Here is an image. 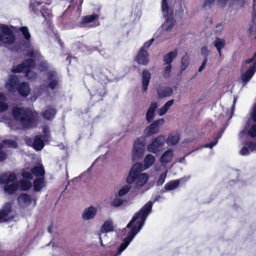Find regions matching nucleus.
<instances>
[{"label": "nucleus", "instance_id": "43", "mask_svg": "<svg viewBox=\"0 0 256 256\" xmlns=\"http://www.w3.org/2000/svg\"><path fill=\"white\" fill-rule=\"evenodd\" d=\"M115 198L114 199L110 202V205L114 207H118L121 206L124 200L121 196H117L114 194Z\"/></svg>", "mask_w": 256, "mask_h": 256}, {"label": "nucleus", "instance_id": "45", "mask_svg": "<svg viewBox=\"0 0 256 256\" xmlns=\"http://www.w3.org/2000/svg\"><path fill=\"white\" fill-rule=\"evenodd\" d=\"M248 134L252 138L256 137V124H252L248 130Z\"/></svg>", "mask_w": 256, "mask_h": 256}, {"label": "nucleus", "instance_id": "7", "mask_svg": "<svg viewBox=\"0 0 256 256\" xmlns=\"http://www.w3.org/2000/svg\"><path fill=\"white\" fill-rule=\"evenodd\" d=\"M48 80L46 83H44V84L42 85L35 92L36 97L34 98V100H36L37 97L42 96H45L47 95V86H48L52 90H54L56 88L58 82L56 72L53 71L49 72L48 73Z\"/></svg>", "mask_w": 256, "mask_h": 256}, {"label": "nucleus", "instance_id": "12", "mask_svg": "<svg viewBox=\"0 0 256 256\" xmlns=\"http://www.w3.org/2000/svg\"><path fill=\"white\" fill-rule=\"evenodd\" d=\"M17 200L18 205L22 208L34 207L36 205L35 198L27 194H20Z\"/></svg>", "mask_w": 256, "mask_h": 256}, {"label": "nucleus", "instance_id": "46", "mask_svg": "<svg viewBox=\"0 0 256 256\" xmlns=\"http://www.w3.org/2000/svg\"><path fill=\"white\" fill-rule=\"evenodd\" d=\"M42 132L44 133V139L46 141L50 138V130L48 127L45 126L43 128Z\"/></svg>", "mask_w": 256, "mask_h": 256}, {"label": "nucleus", "instance_id": "4", "mask_svg": "<svg viewBox=\"0 0 256 256\" xmlns=\"http://www.w3.org/2000/svg\"><path fill=\"white\" fill-rule=\"evenodd\" d=\"M143 171L142 164L140 163L134 164L128 172L126 178V182L128 184L134 182L136 188H141L147 182L148 175L146 173H140Z\"/></svg>", "mask_w": 256, "mask_h": 256}, {"label": "nucleus", "instance_id": "52", "mask_svg": "<svg viewBox=\"0 0 256 256\" xmlns=\"http://www.w3.org/2000/svg\"><path fill=\"white\" fill-rule=\"evenodd\" d=\"M252 118L254 122H256V104L254 106L253 110L252 112Z\"/></svg>", "mask_w": 256, "mask_h": 256}, {"label": "nucleus", "instance_id": "57", "mask_svg": "<svg viewBox=\"0 0 256 256\" xmlns=\"http://www.w3.org/2000/svg\"><path fill=\"white\" fill-rule=\"evenodd\" d=\"M252 8H256V0H253Z\"/></svg>", "mask_w": 256, "mask_h": 256}, {"label": "nucleus", "instance_id": "64", "mask_svg": "<svg viewBox=\"0 0 256 256\" xmlns=\"http://www.w3.org/2000/svg\"><path fill=\"white\" fill-rule=\"evenodd\" d=\"M40 2L38 3V5H40Z\"/></svg>", "mask_w": 256, "mask_h": 256}, {"label": "nucleus", "instance_id": "35", "mask_svg": "<svg viewBox=\"0 0 256 256\" xmlns=\"http://www.w3.org/2000/svg\"><path fill=\"white\" fill-rule=\"evenodd\" d=\"M32 173L37 177H44L45 174L44 168L42 164L36 166L32 170Z\"/></svg>", "mask_w": 256, "mask_h": 256}, {"label": "nucleus", "instance_id": "1", "mask_svg": "<svg viewBox=\"0 0 256 256\" xmlns=\"http://www.w3.org/2000/svg\"><path fill=\"white\" fill-rule=\"evenodd\" d=\"M152 206L153 202L149 201L134 214L132 220L125 228L126 230L128 229V236L124 238L123 242L116 251L112 254V256H120L135 236L143 226L146 220L152 212Z\"/></svg>", "mask_w": 256, "mask_h": 256}, {"label": "nucleus", "instance_id": "60", "mask_svg": "<svg viewBox=\"0 0 256 256\" xmlns=\"http://www.w3.org/2000/svg\"><path fill=\"white\" fill-rule=\"evenodd\" d=\"M77 1L80 4H82L83 2V0H77Z\"/></svg>", "mask_w": 256, "mask_h": 256}, {"label": "nucleus", "instance_id": "14", "mask_svg": "<svg viewBox=\"0 0 256 256\" xmlns=\"http://www.w3.org/2000/svg\"><path fill=\"white\" fill-rule=\"evenodd\" d=\"M98 212V209L93 206L86 208L82 214V218L84 221L94 220Z\"/></svg>", "mask_w": 256, "mask_h": 256}, {"label": "nucleus", "instance_id": "18", "mask_svg": "<svg viewBox=\"0 0 256 256\" xmlns=\"http://www.w3.org/2000/svg\"><path fill=\"white\" fill-rule=\"evenodd\" d=\"M19 80L15 76H11L5 82L6 88L10 92H15L18 86V85Z\"/></svg>", "mask_w": 256, "mask_h": 256}, {"label": "nucleus", "instance_id": "28", "mask_svg": "<svg viewBox=\"0 0 256 256\" xmlns=\"http://www.w3.org/2000/svg\"><path fill=\"white\" fill-rule=\"evenodd\" d=\"M158 106V104L156 102H152L146 113V120L150 122L154 117L155 110Z\"/></svg>", "mask_w": 256, "mask_h": 256}, {"label": "nucleus", "instance_id": "5", "mask_svg": "<svg viewBox=\"0 0 256 256\" xmlns=\"http://www.w3.org/2000/svg\"><path fill=\"white\" fill-rule=\"evenodd\" d=\"M14 26L0 24V42L6 47H10L16 40Z\"/></svg>", "mask_w": 256, "mask_h": 256}, {"label": "nucleus", "instance_id": "54", "mask_svg": "<svg viewBox=\"0 0 256 256\" xmlns=\"http://www.w3.org/2000/svg\"><path fill=\"white\" fill-rule=\"evenodd\" d=\"M208 48L206 46H204L202 47L201 49V54L205 56H207L208 54Z\"/></svg>", "mask_w": 256, "mask_h": 256}, {"label": "nucleus", "instance_id": "39", "mask_svg": "<svg viewBox=\"0 0 256 256\" xmlns=\"http://www.w3.org/2000/svg\"><path fill=\"white\" fill-rule=\"evenodd\" d=\"M20 30L27 41L26 43V48H28L30 46V35L28 32V30L26 26H22L20 28Z\"/></svg>", "mask_w": 256, "mask_h": 256}, {"label": "nucleus", "instance_id": "33", "mask_svg": "<svg viewBox=\"0 0 256 256\" xmlns=\"http://www.w3.org/2000/svg\"><path fill=\"white\" fill-rule=\"evenodd\" d=\"M214 46L216 48L219 55L221 56V50L226 45V41L223 38H216L214 42Z\"/></svg>", "mask_w": 256, "mask_h": 256}, {"label": "nucleus", "instance_id": "8", "mask_svg": "<svg viewBox=\"0 0 256 256\" xmlns=\"http://www.w3.org/2000/svg\"><path fill=\"white\" fill-rule=\"evenodd\" d=\"M34 66V60L31 58H29L26 60L16 67L12 69V72H24L28 79L32 80L36 78V74L32 70Z\"/></svg>", "mask_w": 256, "mask_h": 256}, {"label": "nucleus", "instance_id": "55", "mask_svg": "<svg viewBox=\"0 0 256 256\" xmlns=\"http://www.w3.org/2000/svg\"><path fill=\"white\" fill-rule=\"evenodd\" d=\"M252 17L253 20H254V18H256V8H252Z\"/></svg>", "mask_w": 256, "mask_h": 256}, {"label": "nucleus", "instance_id": "37", "mask_svg": "<svg viewBox=\"0 0 256 256\" xmlns=\"http://www.w3.org/2000/svg\"><path fill=\"white\" fill-rule=\"evenodd\" d=\"M44 186V177L36 179L34 182V190L36 191L40 190Z\"/></svg>", "mask_w": 256, "mask_h": 256}, {"label": "nucleus", "instance_id": "26", "mask_svg": "<svg viewBox=\"0 0 256 256\" xmlns=\"http://www.w3.org/2000/svg\"><path fill=\"white\" fill-rule=\"evenodd\" d=\"M155 157L152 154H148L144 159V164H142V168L144 170L150 168L154 162Z\"/></svg>", "mask_w": 256, "mask_h": 256}, {"label": "nucleus", "instance_id": "36", "mask_svg": "<svg viewBox=\"0 0 256 256\" xmlns=\"http://www.w3.org/2000/svg\"><path fill=\"white\" fill-rule=\"evenodd\" d=\"M56 114V110L52 107H48L43 112L44 117L47 120L52 118Z\"/></svg>", "mask_w": 256, "mask_h": 256}, {"label": "nucleus", "instance_id": "63", "mask_svg": "<svg viewBox=\"0 0 256 256\" xmlns=\"http://www.w3.org/2000/svg\"><path fill=\"white\" fill-rule=\"evenodd\" d=\"M212 2L210 1V0H209V5H210L211 4Z\"/></svg>", "mask_w": 256, "mask_h": 256}, {"label": "nucleus", "instance_id": "40", "mask_svg": "<svg viewBox=\"0 0 256 256\" xmlns=\"http://www.w3.org/2000/svg\"><path fill=\"white\" fill-rule=\"evenodd\" d=\"M44 146L43 141L38 136H36L33 144V147L36 150H41Z\"/></svg>", "mask_w": 256, "mask_h": 256}, {"label": "nucleus", "instance_id": "59", "mask_svg": "<svg viewBox=\"0 0 256 256\" xmlns=\"http://www.w3.org/2000/svg\"><path fill=\"white\" fill-rule=\"evenodd\" d=\"M184 160V158H180L179 160H178V162H182Z\"/></svg>", "mask_w": 256, "mask_h": 256}, {"label": "nucleus", "instance_id": "24", "mask_svg": "<svg viewBox=\"0 0 256 256\" xmlns=\"http://www.w3.org/2000/svg\"><path fill=\"white\" fill-rule=\"evenodd\" d=\"M151 78V74L147 70H144L142 74V90L146 92Z\"/></svg>", "mask_w": 256, "mask_h": 256}, {"label": "nucleus", "instance_id": "51", "mask_svg": "<svg viewBox=\"0 0 256 256\" xmlns=\"http://www.w3.org/2000/svg\"><path fill=\"white\" fill-rule=\"evenodd\" d=\"M240 154L242 156H245L249 153L248 148V147L244 146L240 150Z\"/></svg>", "mask_w": 256, "mask_h": 256}, {"label": "nucleus", "instance_id": "16", "mask_svg": "<svg viewBox=\"0 0 256 256\" xmlns=\"http://www.w3.org/2000/svg\"><path fill=\"white\" fill-rule=\"evenodd\" d=\"M113 224L112 220H108L104 222L102 226L101 227L100 232L99 234V239L102 246H104L102 238L106 236V232H110L113 230Z\"/></svg>", "mask_w": 256, "mask_h": 256}, {"label": "nucleus", "instance_id": "50", "mask_svg": "<svg viewBox=\"0 0 256 256\" xmlns=\"http://www.w3.org/2000/svg\"><path fill=\"white\" fill-rule=\"evenodd\" d=\"M28 55L31 56H38L39 54L38 52L34 51L32 48H30L28 50Z\"/></svg>", "mask_w": 256, "mask_h": 256}, {"label": "nucleus", "instance_id": "30", "mask_svg": "<svg viewBox=\"0 0 256 256\" xmlns=\"http://www.w3.org/2000/svg\"><path fill=\"white\" fill-rule=\"evenodd\" d=\"M19 94L24 96H28L30 91V89L29 86V84L26 82H22L18 85L17 88Z\"/></svg>", "mask_w": 256, "mask_h": 256}, {"label": "nucleus", "instance_id": "21", "mask_svg": "<svg viewBox=\"0 0 256 256\" xmlns=\"http://www.w3.org/2000/svg\"><path fill=\"white\" fill-rule=\"evenodd\" d=\"M98 18V14H93L90 16H87L82 18L81 22L80 23L79 26L80 27H86L88 24L92 22L94 24L90 26H98V22L96 21Z\"/></svg>", "mask_w": 256, "mask_h": 256}, {"label": "nucleus", "instance_id": "41", "mask_svg": "<svg viewBox=\"0 0 256 256\" xmlns=\"http://www.w3.org/2000/svg\"><path fill=\"white\" fill-rule=\"evenodd\" d=\"M190 62V58L186 54L182 56L181 60V64L180 66V71L182 72L188 66Z\"/></svg>", "mask_w": 256, "mask_h": 256}, {"label": "nucleus", "instance_id": "29", "mask_svg": "<svg viewBox=\"0 0 256 256\" xmlns=\"http://www.w3.org/2000/svg\"><path fill=\"white\" fill-rule=\"evenodd\" d=\"M180 140V136L176 132H173L170 134L165 141L169 146H174L176 145Z\"/></svg>", "mask_w": 256, "mask_h": 256}, {"label": "nucleus", "instance_id": "10", "mask_svg": "<svg viewBox=\"0 0 256 256\" xmlns=\"http://www.w3.org/2000/svg\"><path fill=\"white\" fill-rule=\"evenodd\" d=\"M144 138H138L134 142L132 152L133 159L140 158L144 152Z\"/></svg>", "mask_w": 256, "mask_h": 256}, {"label": "nucleus", "instance_id": "2", "mask_svg": "<svg viewBox=\"0 0 256 256\" xmlns=\"http://www.w3.org/2000/svg\"><path fill=\"white\" fill-rule=\"evenodd\" d=\"M13 116L14 120L18 124V128H26L32 126L36 120L38 113L32 110H26L16 108L13 110Z\"/></svg>", "mask_w": 256, "mask_h": 256}, {"label": "nucleus", "instance_id": "32", "mask_svg": "<svg viewBox=\"0 0 256 256\" xmlns=\"http://www.w3.org/2000/svg\"><path fill=\"white\" fill-rule=\"evenodd\" d=\"M132 188L130 184H126L122 186L117 192H115V195L119 196H123L128 194Z\"/></svg>", "mask_w": 256, "mask_h": 256}, {"label": "nucleus", "instance_id": "17", "mask_svg": "<svg viewBox=\"0 0 256 256\" xmlns=\"http://www.w3.org/2000/svg\"><path fill=\"white\" fill-rule=\"evenodd\" d=\"M24 180L20 182V188L22 190H26L29 189L32 186V182L29 180L32 179V174L28 172H22Z\"/></svg>", "mask_w": 256, "mask_h": 256}, {"label": "nucleus", "instance_id": "11", "mask_svg": "<svg viewBox=\"0 0 256 256\" xmlns=\"http://www.w3.org/2000/svg\"><path fill=\"white\" fill-rule=\"evenodd\" d=\"M165 138L160 136L153 140L150 144L147 146V150L149 152L156 154L164 147L165 143Z\"/></svg>", "mask_w": 256, "mask_h": 256}, {"label": "nucleus", "instance_id": "25", "mask_svg": "<svg viewBox=\"0 0 256 256\" xmlns=\"http://www.w3.org/2000/svg\"><path fill=\"white\" fill-rule=\"evenodd\" d=\"M224 132V130H216L214 131L212 135L211 136L210 140L209 142V148H212L216 144L218 140L220 138Z\"/></svg>", "mask_w": 256, "mask_h": 256}, {"label": "nucleus", "instance_id": "62", "mask_svg": "<svg viewBox=\"0 0 256 256\" xmlns=\"http://www.w3.org/2000/svg\"><path fill=\"white\" fill-rule=\"evenodd\" d=\"M220 1H221V2H226L227 0H219Z\"/></svg>", "mask_w": 256, "mask_h": 256}, {"label": "nucleus", "instance_id": "48", "mask_svg": "<svg viewBox=\"0 0 256 256\" xmlns=\"http://www.w3.org/2000/svg\"><path fill=\"white\" fill-rule=\"evenodd\" d=\"M154 40L153 38L150 39V40L146 42L142 47L140 49H143L144 50H146L148 48L151 46Z\"/></svg>", "mask_w": 256, "mask_h": 256}, {"label": "nucleus", "instance_id": "15", "mask_svg": "<svg viewBox=\"0 0 256 256\" xmlns=\"http://www.w3.org/2000/svg\"><path fill=\"white\" fill-rule=\"evenodd\" d=\"M164 122V118H160L154 121L145 130L144 134L146 136H149L157 133L159 131L160 126L162 125Z\"/></svg>", "mask_w": 256, "mask_h": 256}, {"label": "nucleus", "instance_id": "42", "mask_svg": "<svg viewBox=\"0 0 256 256\" xmlns=\"http://www.w3.org/2000/svg\"><path fill=\"white\" fill-rule=\"evenodd\" d=\"M172 70V64H164V67L162 68V76L164 78H168Z\"/></svg>", "mask_w": 256, "mask_h": 256}, {"label": "nucleus", "instance_id": "13", "mask_svg": "<svg viewBox=\"0 0 256 256\" xmlns=\"http://www.w3.org/2000/svg\"><path fill=\"white\" fill-rule=\"evenodd\" d=\"M13 217L11 204L7 203L0 210V222L10 220Z\"/></svg>", "mask_w": 256, "mask_h": 256}, {"label": "nucleus", "instance_id": "9", "mask_svg": "<svg viewBox=\"0 0 256 256\" xmlns=\"http://www.w3.org/2000/svg\"><path fill=\"white\" fill-rule=\"evenodd\" d=\"M254 60H256L252 63V65L244 73L241 75L242 80L244 83V86L250 81L256 72V52L254 53L252 58L245 60L244 62V66L246 67V64L252 62Z\"/></svg>", "mask_w": 256, "mask_h": 256}, {"label": "nucleus", "instance_id": "53", "mask_svg": "<svg viewBox=\"0 0 256 256\" xmlns=\"http://www.w3.org/2000/svg\"><path fill=\"white\" fill-rule=\"evenodd\" d=\"M207 60L206 58H205L202 64L200 66L199 68L198 72H201L205 68Z\"/></svg>", "mask_w": 256, "mask_h": 256}, {"label": "nucleus", "instance_id": "6", "mask_svg": "<svg viewBox=\"0 0 256 256\" xmlns=\"http://www.w3.org/2000/svg\"><path fill=\"white\" fill-rule=\"evenodd\" d=\"M16 180V175L13 173H6L0 176V184H4L5 192L11 194L18 190L20 185Z\"/></svg>", "mask_w": 256, "mask_h": 256}, {"label": "nucleus", "instance_id": "20", "mask_svg": "<svg viewBox=\"0 0 256 256\" xmlns=\"http://www.w3.org/2000/svg\"><path fill=\"white\" fill-rule=\"evenodd\" d=\"M17 147V144L12 140H5L2 144L0 143V161L4 160L6 157V154L2 150L3 148Z\"/></svg>", "mask_w": 256, "mask_h": 256}, {"label": "nucleus", "instance_id": "56", "mask_svg": "<svg viewBox=\"0 0 256 256\" xmlns=\"http://www.w3.org/2000/svg\"><path fill=\"white\" fill-rule=\"evenodd\" d=\"M208 4V0H204L202 6V8H203L206 9V8Z\"/></svg>", "mask_w": 256, "mask_h": 256}, {"label": "nucleus", "instance_id": "34", "mask_svg": "<svg viewBox=\"0 0 256 256\" xmlns=\"http://www.w3.org/2000/svg\"><path fill=\"white\" fill-rule=\"evenodd\" d=\"M174 100H170L167 102L163 106H162L158 111V114L160 116H162L166 113L170 106L174 104Z\"/></svg>", "mask_w": 256, "mask_h": 256}, {"label": "nucleus", "instance_id": "27", "mask_svg": "<svg viewBox=\"0 0 256 256\" xmlns=\"http://www.w3.org/2000/svg\"><path fill=\"white\" fill-rule=\"evenodd\" d=\"M172 93V88L169 87H160L157 90V94L160 98L170 96Z\"/></svg>", "mask_w": 256, "mask_h": 256}, {"label": "nucleus", "instance_id": "31", "mask_svg": "<svg viewBox=\"0 0 256 256\" xmlns=\"http://www.w3.org/2000/svg\"><path fill=\"white\" fill-rule=\"evenodd\" d=\"M177 50H174L165 54L163 57V61L164 64H171L172 62L177 56Z\"/></svg>", "mask_w": 256, "mask_h": 256}, {"label": "nucleus", "instance_id": "44", "mask_svg": "<svg viewBox=\"0 0 256 256\" xmlns=\"http://www.w3.org/2000/svg\"><path fill=\"white\" fill-rule=\"evenodd\" d=\"M164 171L160 174L156 182V184L158 186H160L162 185L165 181L167 175L168 170H166V168H164Z\"/></svg>", "mask_w": 256, "mask_h": 256}, {"label": "nucleus", "instance_id": "3", "mask_svg": "<svg viewBox=\"0 0 256 256\" xmlns=\"http://www.w3.org/2000/svg\"><path fill=\"white\" fill-rule=\"evenodd\" d=\"M162 10L165 21L161 25L159 30L161 35L166 36L174 30L176 20L173 17V8L168 5V0H162Z\"/></svg>", "mask_w": 256, "mask_h": 256}, {"label": "nucleus", "instance_id": "22", "mask_svg": "<svg viewBox=\"0 0 256 256\" xmlns=\"http://www.w3.org/2000/svg\"><path fill=\"white\" fill-rule=\"evenodd\" d=\"M135 60L140 64L146 65L150 61L149 54L146 50L140 49Z\"/></svg>", "mask_w": 256, "mask_h": 256}, {"label": "nucleus", "instance_id": "19", "mask_svg": "<svg viewBox=\"0 0 256 256\" xmlns=\"http://www.w3.org/2000/svg\"><path fill=\"white\" fill-rule=\"evenodd\" d=\"M174 156V150L172 148L166 150L161 155L159 158L160 162L163 166L164 165L170 162ZM164 168H165L164 166Z\"/></svg>", "mask_w": 256, "mask_h": 256}, {"label": "nucleus", "instance_id": "23", "mask_svg": "<svg viewBox=\"0 0 256 256\" xmlns=\"http://www.w3.org/2000/svg\"><path fill=\"white\" fill-rule=\"evenodd\" d=\"M188 179V178H183L178 180H171L164 185V190L170 191L176 190L179 186L180 182H185Z\"/></svg>", "mask_w": 256, "mask_h": 256}, {"label": "nucleus", "instance_id": "49", "mask_svg": "<svg viewBox=\"0 0 256 256\" xmlns=\"http://www.w3.org/2000/svg\"><path fill=\"white\" fill-rule=\"evenodd\" d=\"M248 148L251 151H253L256 148V144L253 142H250L247 144Z\"/></svg>", "mask_w": 256, "mask_h": 256}, {"label": "nucleus", "instance_id": "47", "mask_svg": "<svg viewBox=\"0 0 256 256\" xmlns=\"http://www.w3.org/2000/svg\"><path fill=\"white\" fill-rule=\"evenodd\" d=\"M254 24H256V18H254V20H253L252 18L250 23V24L248 28V32L250 34H252L253 32Z\"/></svg>", "mask_w": 256, "mask_h": 256}, {"label": "nucleus", "instance_id": "38", "mask_svg": "<svg viewBox=\"0 0 256 256\" xmlns=\"http://www.w3.org/2000/svg\"><path fill=\"white\" fill-rule=\"evenodd\" d=\"M6 98L5 95L0 92V112L6 110L8 108V104L6 103Z\"/></svg>", "mask_w": 256, "mask_h": 256}, {"label": "nucleus", "instance_id": "61", "mask_svg": "<svg viewBox=\"0 0 256 256\" xmlns=\"http://www.w3.org/2000/svg\"><path fill=\"white\" fill-rule=\"evenodd\" d=\"M180 10L182 12V11H183V10H182V5H181V4H180Z\"/></svg>", "mask_w": 256, "mask_h": 256}, {"label": "nucleus", "instance_id": "58", "mask_svg": "<svg viewBox=\"0 0 256 256\" xmlns=\"http://www.w3.org/2000/svg\"><path fill=\"white\" fill-rule=\"evenodd\" d=\"M42 64L44 66V68H46L48 67V64H47V63L46 62H44L42 63Z\"/></svg>", "mask_w": 256, "mask_h": 256}]
</instances>
